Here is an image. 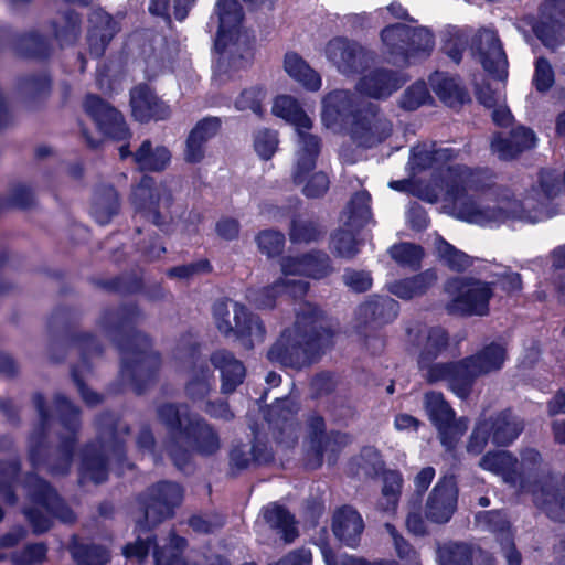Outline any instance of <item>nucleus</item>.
I'll use <instances>...</instances> for the list:
<instances>
[{
	"label": "nucleus",
	"mask_w": 565,
	"mask_h": 565,
	"mask_svg": "<svg viewBox=\"0 0 565 565\" xmlns=\"http://www.w3.org/2000/svg\"><path fill=\"white\" fill-rule=\"evenodd\" d=\"M477 521L480 525H487L492 531L505 532L509 530V522L499 511L480 513L477 516Z\"/></svg>",
	"instance_id": "nucleus-57"
},
{
	"label": "nucleus",
	"mask_w": 565,
	"mask_h": 565,
	"mask_svg": "<svg viewBox=\"0 0 565 565\" xmlns=\"http://www.w3.org/2000/svg\"><path fill=\"white\" fill-rule=\"evenodd\" d=\"M343 131L356 147L372 148L391 135L392 125L376 109L369 108L353 115Z\"/></svg>",
	"instance_id": "nucleus-8"
},
{
	"label": "nucleus",
	"mask_w": 565,
	"mask_h": 565,
	"mask_svg": "<svg viewBox=\"0 0 565 565\" xmlns=\"http://www.w3.org/2000/svg\"><path fill=\"white\" fill-rule=\"evenodd\" d=\"M221 57L217 61L216 74L220 77H232L239 71L247 68L253 60V53L249 47L241 50L239 41L231 42L225 49H221Z\"/></svg>",
	"instance_id": "nucleus-24"
},
{
	"label": "nucleus",
	"mask_w": 565,
	"mask_h": 565,
	"mask_svg": "<svg viewBox=\"0 0 565 565\" xmlns=\"http://www.w3.org/2000/svg\"><path fill=\"white\" fill-rule=\"evenodd\" d=\"M311 564V553L306 548H301L297 552L290 553L280 562L274 565H310Z\"/></svg>",
	"instance_id": "nucleus-64"
},
{
	"label": "nucleus",
	"mask_w": 565,
	"mask_h": 565,
	"mask_svg": "<svg viewBox=\"0 0 565 565\" xmlns=\"http://www.w3.org/2000/svg\"><path fill=\"white\" fill-rule=\"evenodd\" d=\"M429 98V94L425 83L418 82L412 85L404 94L402 106L405 109L414 110L425 104Z\"/></svg>",
	"instance_id": "nucleus-49"
},
{
	"label": "nucleus",
	"mask_w": 565,
	"mask_h": 565,
	"mask_svg": "<svg viewBox=\"0 0 565 565\" xmlns=\"http://www.w3.org/2000/svg\"><path fill=\"white\" fill-rule=\"evenodd\" d=\"M388 534L391 535L397 554L401 558H407L406 565H420L417 554L408 546V544L397 534L395 527L391 524L385 525Z\"/></svg>",
	"instance_id": "nucleus-53"
},
{
	"label": "nucleus",
	"mask_w": 565,
	"mask_h": 565,
	"mask_svg": "<svg viewBox=\"0 0 565 565\" xmlns=\"http://www.w3.org/2000/svg\"><path fill=\"white\" fill-rule=\"evenodd\" d=\"M562 19H565V0H548L544 3L542 21L534 26V32L545 45L554 46L558 42L565 41L564 38L558 40L556 36Z\"/></svg>",
	"instance_id": "nucleus-21"
},
{
	"label": "nucleus",
	"mask_w": 565,
	"mask_h": 565,
	"mask_svg": "<svg viewBox=\"0 0 565 565\" xmlns=\"http://www.w3.org/2000/svg\"><path fill=\"white\" fill-rule=\"evenodd\" d=\"M284 235L274 231H265L257 237L259 249L268 256L279 254L284 246Z\"/></svg>",
	"instance_id": "nucleus-50"
},
{
	"label": "nucleus",
	"mask_w": 565,
	"mask_h": 565,
	"mask_svg": "<svg viewBox=\"0 0 565 565\" xmlns=\"http://www.w3.org/2000/svg\"><path fill=\"white\" fill-rule=\"evenodd\" d=\"M271 111L294 126L295 130L312 128V119L305 113L297 99L288 95L278 96L273 104Z\"/></svg>",
	"instance_id": "nucleus-29"
},
{
	"label": "nucleus",
	"mask_w": 565,
	"mask_h": 565,
	"mask_svg": "<svg viewBox=\"0 0 565 565\" xmlns=\"http://www.w3.org/2000/svg\"><path fill=\"white\" fill-rule=\"evenodd\" d=\"M204 157V145L199 142L196 138L189 134L184 150V160L190 163H198Z\"/></svg>",
	"instance_id": "nucleus-61"
},
{
	"label": "nucleus",
	"mask_w": 565,
	"mask_h": 565,
	"mask_svg": "<svg viewBox=\"0 0 565 565\" xmlns=\"http://www.w3.org/2000/svg\"><path fill=\"white\" fill-rule=\"evenodd\" d=\"M409 338L415 341L418 347V365L423 376L427 380L429 370L440 365L439 363L430 364V362L446 348L447 334L445 330L439 327H423L417 330H409Z\"/></svg>",
	"instance_id": "nucleus-16"
},
{
	"label": "nucleus",
	"mask_w": 565,
	"mask_h": 565,
	"mask_svg": "<svg viewBox=\"0 0 565 565\" xmlns=\"http://www.w3.org/2000/svg\"><path fill=\"white\" fill-rule=\"evenodd\" d=\"M482 469L501 476L504 481H512V473L515 470L516 459L509 452L500 450L487 454L480 461Z\"/></svg>",
	"instance_id": "nucleus-36"
},
{
	"label": "nucleus",
	"mask_w": 565,
	"mask_h": 565,
	"mask_svg": "<svg viewBox=\"0 0 565 565\" xmlns=\"http://www.w3.org/2000/svg\"><path fill=\"white\" fill-rule=\"evenodd\" d=\"M130 104L132 115L139 121L164 119L170 114L168 106L146 85H139L131 90Z\"/></svg>",
	"instance_id": "nucleus-19"
},
{
	"label": "nucleus",
	"mask_w": 565,
	"mask_h": 565,
	"mask_svg": "<svg viewBox=\"0 0 565 565\" xmlns=\"http://www.w3.org/2000/svg\"><path fill=\"white\" fill-rule=\"evenodd\" d=\"M403 478L397 471H386L383 478V487L377 501L382 512L394 514L397 510Z\"/></svg>",
	"instance_id": "nucleus-34"
},
{
	"label": "nucleus",
	"mask_w": 565,
	"mask_h": 565,
	"mask_svg": "<svg viewBox=\"0 0 565 565\" xmlns=\"http://www.w3.org/2000/svg\"><path fill=\"white\" fill-rule=\"evenodd\" d=\"M472 52L488 73L500 79L507 78V56L494 31L480 30L473 39Z\"/></svg>",
	"instance_id": "nucleus-11"
},
{
	"label": "nucleus",
	"mask_w": 565,
	"mask_h": 565,
	"mask_svg": "<svg viewBox=\"0 0 565 565\" xmlns=\"http://www.w3.org/2000/svg\"><path fill=\"white\" fill-rule=\"evenodd\" d=\"M235 322L238 332L254 337L257 341L263 340L264 329L257 319L249 318L244 306L234 305Z\"/></svg>",
	"instance_id": "nucleus-42"
},
{
	"label": "nucleus",
	"mask_w": 565,
	"mask_h": 565,
	"mask_svg": "<svg viewBox=\"0 0 565 565\" xmlns=\"http://www.w3.org/2000/svg\"><path fill=\"white\" fill-rule=\"evenodd\" d=\"M284 277L274 286L260 292L249 295L259 308L274 306L276 295L288 294L291 297H300L306 294L308 284L301 277L322 278L329 273L328 258L324 255H307L302 257H287L281 264Z\"/></svg>",
	"instance_id": "nucleus-5"
},
{
	"label": "nucleus",
	"mask_w": 565,
	"mask_h": 565,
	"mask_svg": "<svg viewBox=\"0 0 565 565\" xmlns=\"http://www.w3.org/2000/svg\"><path fill=\"white\" fill-rule=\"evenodd\" d=\"M505 358V348L501 343H491L469 359L452 365L433 367L427 374V381L430 383L446 381L449 388L458 397L463 398L470 393L476 377L499 370Z\"/></svg>",
	"instance_id": "nucleus-4"
},
{
	"label": "nucleus",
	"mask_w": 565,
	"mask_h": 565,
	"mask_svg": "<svg viewBox=\"0 0 565 565\" xmlns=\"http://www.w3.org/2000/svg\"><path fill=\"white\" fill-rule=\"evenodd\" d=\"M430 86L439 99L449 107H458L469 100V95L458 78L448 74L437 72L431 75Z\"/></svg>",
	"instance_id": "nucleus-25"
},
{
	"label": "nucleus",
	"mask_w": 565,
	"mask_h": 565,
	"mask_svg": "<svg viewBox=\"0 0 565 565\" xmlns=\"http://www.w3.org/2000/svg\"><path fill=\"white\" fill-rule=\"evenodd\" d=\"M467 39L459 30H449L448 38L445 40V50L447 54L455 61L459 62L461 52L466 45Z\"/></svg>",
	"instance_id": "nucleus-54"
},
{
	"label": "nucleus",
	"mask_w": 565,
	"mask_h": 565,
	"mask_svg": "<svg viewBox=\"0 0 565 565\" xmlns=\"http://www.w3.org/2000/svg\"><path fill=\"white\" fill-rule=\"evenodd\" d=\"M535 141L532 130L519 127L512 131L509 139L495 137L491 142V149L500 159L508 160L534 147Z\"/></svg>",
	"instance_id": "nucleus-23"
},
{
	"label": "nucleus",
	"mask_w": 565,
	"mask_h": 565,
	"mask_svg": "<svg viewBox=\"0 0 565 565\" xmlns=\"http://www.w3.org/2000/svg\"><path fill=\"white\" fill-rule=\"evenodd\" d=\"M391 255L399 264L414 266L419 263L424 252L417 245L403 243L394 245L391 248Z\"/></svg>",
	"instance_id": "nucleus-46"
},
{
	"label": "nucleus",
	"mask_w": 565,
	"mask_h": 565,
	"mask_svg": "<svg viewBox=\"0 0 565 565\" xmlns=\"http://www.w3.org/2000/svg\"><path fill=\"white\" fill-rule=\"evenodd\" d=\"M565 189V179H509L488 190L495 201L492 214L498 225L508 220L537 223L554 215L552 201Z\"/></svg>",
	"instance_id": "nucleus-1"
},
{
	"label": "nucleus",
	"mask_w": 565,
	"mask_h": 565,
	"mask_svg": "<svg viewBox=\"0 0 565 565\" xmlns=\"http://www.w3.org/2000/svg\"><path fill=\"white\" fill-rule=\"evenodd\" d=\"M534 502L536 505L546 510L547 514L553 519H561L554 511L553 505L557 503L556 497L554 493L546 491L545 489H534L532 491Z\"/></svg>",
	"instance_id": "nucleus-58"
},
{
	"label": "nucleus",
	"mask_w": 565,
	"mask_h": 565,
	"mask_svg": "<svg viewBox=\"0 0 565 565\" xmlns=\"http://www.w3.org/2000/svg\"><path fill=\"white\" fill-rule=\"evenodd\" d=\"M284 67L287 74L308 90H319L322 84L320 75L296 53L285 55Z\"/></svg>",
	"instance_id": "nucleus-30"
},
{
	"label": "nucleus",
	"mask_w": 565,
	"mask_h": 565,
	"mask_svg": "<svg viewBox=\"0 0 565 565\" xmlns=\"http://www.w3.org/2000/svg\"><path fill=\"white\" fill-rule=\"evenodd\" d=\"M321 121L334 131L343 130L352 119L355 107V98L352 93L344 89H335L323 96L321 100Z\"/></svg>",
	"instance_id": "nucleus-14"
},
{
	"label": "nucleus",
	"mask_w": 565,
	"mask_h": 565,
	"mask_svg": "<svg viewBox=\"0 0 565 565\" xmlns=\"http://www.w3.org/2000/svg\"><path fill=\"white\" fill-rule=\"evenodd\" d=\"M411 26L396 24L388 26L382 32V40L392 53L404 54L406 36L409 35Z\"/></svg>",
	"instance_id": "nucleus-43"
},
{
	"label": "nucleus",
	"mask_w": 565,
	"mask_h": 565,
	"mask_svg": "<svg viewBox=\"0 0 565 565\" xmlns=\"http://www.w3.org/2000/svg\"><path fill=\"white\" fill-rule=\"evenodd\" d=\"M448 157L447 150L436 149L435 145H418L412 150L408 167L413 174H418L429 169H439Z\"/></svg>",
	"instance_id": "nucleus-28"
},
{
	"label": "nucleus",
	"mask_w": 565,
	"mask_h": 565,
	"mask_svg": "<svg viewBox=\"0 0 565 565\" xmlns=\"http://www.w3.org/2000/svg\"><path fill=\"white\" fill-rule=\"evenodd\" d=\"M184 544L183 539L173 536L171 539V548L168 552H154L157 565H186L178 554V551L183 548Z\"/></svg>",
	"instance_id": "nucleus-51"
},
{
	"label": "nucleus",
	"mask_w": 565,
	"mask_h": 565,
	"mask_svg": "<svg viewBox=\"0 0 565 565\" xmlns=\"http://www.w3.org/2000/svg\"><path fill=\"white\" fill-rule=\"evenodd\" d=\"M364 529L361 515L352 508L340 509L333 519V532L335 536L349 546H353L360 539Z\"/></svg>",
	"instance_id": "nucleus-26"
},
{
	"label": "nucleus",
	"mask_w": 565,
	"mask_h": 565,
	"mask_svg": "<svg viewBox=\"0 0 565 565\" xmlns=\"http://www.w3.org/2000/svg\"><path fill=\"white\" fill-rule=\"evenodd\" d=\"M215 367L221 370L222 390L225 393L234 391L245 376L243 364L225 351L216 352L212 358Z\"/></svg>",
	"instance_id": "nucleus-32"
},
{
	"label": "nucleus",
	"mask_w": 565,
	"mask_h": 565,
	"mask_svg": "<svg viewBox=\"0 0 565 565\" xmlns=\"http://www.w3.org/2000/svg\"><path fill=\"white\" fill-rule=\"evenodd\" d=\"M326 56L339 72L345 75L362 72L372 60L362 46L342 38H335L328 42Z\"/></svg>",
	"instance_id": "nucleus-12"
},
{
	"label": "nucleus",
	"mask_w": 565,
	"mask_h": 565,
	"mask_svg": "<svg viewBox=\"0 0 565 565\" xmlns=\"http://www.w3.org/2000/svg\"><path fill=\"white\" fill-rule=\"evenodd\" d=\"M449 296L447 309L459 315H486L492 297L489 284L475 279H454L446 286Z\"/></svg>",
	"instance_id": "nucleus-7"
},
{
	"label": "nucleus",
	"mask_w": 565,
	"mask_h": 565,
	"mask_svg": "<svg viewBox=\"0 0 565 565\" xmlns=\"http://www.w3.org/2000/svg\"><path fill=\"white\" fill-rule=\"evenodd\" d=\"M264 98L265 90L259 86H252L242 90L234 105L237 110H252L254 114L260 115Z\"/></svg>",
	"instance_id": "nucleus-41"
},
{
	"label": "nucleus",
	"mask_w": 565,
	"mask_h": 565,
	"mask_svg": "<svg viewBox=\"0 0 565 565\" xmlns=\"http://www.w3.org/2000/svg\"><path fill=\"white\" fill-rule=\"evenodd\" d=\"M311 129L312 128H303L302 131L296 130L300 145L298 166L303 171H309L313 168L315 159L320 150V140L310 132Z\"/></svg>",
	"instance_id": "nucleus-37"
},
{
	"label": "nucleus",
	"mask_w": 565,
	"mask_h": 565,
	"mask_svg": "<svg viewBox=\"0 0 565 565\" xmlns=\"http://www.w3.org/2000/svg\"><path fill=\"white\" fill-rule=\"evenodd\" d=\"M301 181H305L301 186L308 198H319L329 189L328 179H301Z\"/></svg>",
	"instance_id": "nucleus-62"
},
{
	"label": "nucleus",
	"mask_w": 565,
	"mask_h": 565,
	"mask_svg": "<svg viewBox=\"0 0 565 565\" xmlns=\"http://www.w3.org/2000/svg\"><path fill=\"white\" fill-rule=\"evenodd\" d=\"M436 279L435 273L427 270L413 278L395 281L390 286V291L401 299H412L423 295Z\"/></svg>",
	"instance_id": "nucleus-33"
},
{
	"label": "nucleus",
	"mask_w": 565,
	"mask_h": 565,
	"mask_svg": "<svg viewBox=\"0 0 565 565\" xmlns=\"http://www.w3.org/2000/svg\"><path fill=\"white\" fill-rule=\"evenodd\" d=\"M433 46L434 39L429 30L411 26L409 35L406 36L403 55L409 57L428 54Z\"/></svg>",
	"instance_id": "nucleus-38"
},
{
	"label": "nucleus",
	"mask_w": 565,
	"mask_h": 565,
	"mask_svg": "<svg viewBox=\"0 0 565 565\" xmlns=\"http://www.w3.org/2000/svg\"><path fill=\"white\" fill-rule=\"evenodd\" d=\"M403 83L404 78L394 72L375 70L359 81L356 89L372 98H385L398 89Z\"/></svg>",
	"instance_id": "nucleus-20"
},
{
	"label": "nucleus",
	"mask_w": 565,
	"mask_h": 565,
	"mask_svg": "<svg viewBox=\"0 0 565 565\" xmlns=\"http://www.w3.org/2000/svg\"><path fill=\"white\" fill-rule=\"evenodd\" d=\"M331 332L323 327L321 317L310 310L298 316L292 329L286 330L268 352L273 362L301 367L315 360L320 350L330 344Z\"/></svg>",
	"instance_id": "nucleus-3"
},
{
	"label": "nucleus",
	"mask_w": 565,
	"mask_h": 565,
	"mask_svg": "<svg viewBox=\"0 0 565 565\" xmlns=\"http://www.w3.org/2000/svg\"><path fill=\"white\" fill-rule=\"evenodd\" d=\"M439 565H468L469 551L459 544L445 545L438 552Z\"/></svg>",
	"instance_id": "nucleus-45"
},
{
	"label": "nucleus",
	"mask_w": 565,
	"mask_h": 565,
	"mask_svg": "<svg viewBox=\"0 0 565 565\" xmlns=\"http://www.w3.org/2000/svg\"><path fill=\"white\" fill-rule=\"evenodd\" d=\"M84 107L86 113L95 120L98 129L105 136L114 139H125L128 130L122 116L115 108L110 107L99 97L89 95L86 97Z\"/></svg>",
	"instance_id": "nucleus-17"
},
{
	"label": "nucleus",
	"mask_w": 565,
	"mask_h": 565,
	"mask_svg": "<svg viewBox=\"0 0 565 565\" xmlns=\"http://www.w3.org/2000/svg\"><path fill=\"white\" fill-rule=\"evenodd\" d=\"M243 11L236 0H217L211 23L217 24L215 46L225 49L231 42L241 41L245 44V36L241 34Z\"/></svg>",
	"instance_id": "nucleus-13"
},
{
	"label": "nucleus",
	"mask_w": 565,
	"mask_h": 565,
	"mask_svg": "<svg viewBox=\"0 0 565 565\" xmlns=\"http://www.w3.org/2000/svg\"><path fill=\"white\" fill-rule=\"evenodd\" d=\"M117 22L105 11L95 10L89 18L87 45L89 54L102 56L114 35L118 32Z\"/></svg>",
	"instance_id": "nucleus-18"
},
{
	"label": "nucleus",
	"mask_w": 565,
	"mask_h": 565,
	"mask_svg": "<svg viewBox=\"0 0 565 565\" xmlns=\"http://www.w3.org/2000/svg\"><path fill=\"white\" fill-rule=\"evenodd\" d=\"M135 162L143 171L160 172L171 161V152L163 146H153L145 140L134 154Z\"/></svg>",
	"instance_id": "nucleus-31"
},
{
	"label": "nucleus",
	"mask_w": 565,
	"mask_h": 565,
	"mask_svg": "<svg viewBox=\"0 0 565 565\" xmlns=\"http://www.w3.org/2000/svg\"><path fill=\"white\" fill-rule=\"evenodd\" d=\"M154 497L146 510V518L156 522L154 513L160 511L163 516L171 515L172 508L178 505L182 499V490L177 483L163 482L153 490Z\"/></svg>",
	"instance_id": "nucleus-27"
},
{
	"label": "nucleus",
	"mask_w": 565,
	"mask_h": 565,
	"mask_svg": "<svg viewBox=\"0 0 565 565\" xmlns=\"http://www.w3.org/2000/svg\"><path fill=\"white\" fill-rule=\"evenodd\" d=\"M221 129V120L217 117H206L198 121L190 131L199 142L205 145L206 141L217 135Z\"/></svg>",
	"instance_id": "nucleus-48"
},
{
	"label": "nucleus",
	"mask_w": 565,
	"mask_h": 565,
	"mask_svg": "<svg viewBox=\"0 0 565 565\" xmlns=\"http://www.w3.org/2000/svg\"><path fill=\"white\" fill-rule=\"evenodd\" d=\"M199 439V449L204 454H212L218 447L217 437L207 426H200Z\"/></svg>",
	"instance_id": "nucleus-60"
},
{
	"label": "nucleus",
	"mask_w": 565,
	"mask_h": 565,
	"mask_svg": "<svg viewBox=\"0 0 565 565\" xmlns=\"http://www.w3.org/2000/svg\"><path fill=\"white\" fill-rule=\"evenodd\" d=\"M478 179H397L388 183L392 190L413 194L427 202H443L447 213L458 220L481 226H493L499 216L493 209L473 200Z\"/></svg>",
	"instance_id": "nucleus-2"
},
{
	"label": "nucleus",
	"mask_w": 565,
	"mask_h": 565,
	"mask_svg": "<svg viewBox=\"0 0 565 565\" xmlns=\"http://www.w3.org/2000/svg\"><path fill=\"white\" fill-rule=\"evenodd\" d=\"M533 84L540 92L548 90L554 84V71L551 64L543 57L535 62Z\"/></svg>",
	"instance_id": "nucleus-47"
},
{
	"label": "nucleus",
	"mask_w": 565,
	"mask_h": 565,
	"mask_svg": "<svg viewBox=\"0 0 565 565\" xmlns=\"http://www.w3.org/2000/svg\"><path fill=\"white\" fill-rule=\"evenodd\" d=\"M264 519L274 529H277L286 542L297 536L294 518L280 505L270 504L263 511Z\"/></svg>",
	"instance_id": "nucleus-35"
},
{
	"label": "nucleus",
	"mask_w": 565,
	"mask_h": 565,
	"mask_svg": "<svg viewBox=\"0 0 565 565\" xmlns=\"http://www.w3.org/2000/svg\"><path fill=\"white\" fill-rule=\"evenodd\" d=\"M434 245L438 257L444 260L450 268L462 270L470 265L469 256L456 249L439 236H435Z\"/></svg>",
	"instance_id": "nucleus-39"
},
{
	"label": "nucleus",
	"mask_w": 565,
	"mask_h": 565,
	"mask_svg": "<svg viewBox=\"0 0 565 565\" xmlns=\"http://www.w3.org/2000/svg\"><path fill=\"white\" fill-rule=\"evenodd\" d=\"M371 196L366 191L356 192L348 203L341 215L343 228L332 237L334 252L345 258H351L358 253V243L353 232L365 226L372 218Z\"/></svg>",
	"instance_id": "nucleus-6"
},
{
	"label": "nucleus",
	"mask_w": 565,
	"mask_h": 565,
	"mask_svg": "<svg viewBox=\"0 0 565 565\" xmlns=\"http://www.w3.org/2000/svg\"><path fill=\"white\" fill-rule=\"evenodd\" d=\"M30 482L35 489L34 500L42 510L39 513L26 511L25 514L35 532H44L51 526L50 514L54 511L57 497L43 480L32 477Z\"/></svg>",
	"instance_id": "nucleus-22"
},
{
	"label": "nucleus",
	"mask_w": 565,
	"mask_h": 565,
	"mask_svg": "<svg viewBox=\"0 0 565 565\" xmlns=\"http://www.w3.org/2000/svg\"><path fill=\"white\" fill-rule=\"evenodd\" d=\"M255 151L265 160L270 159L278 147V135L268 129L259 130L254 140Z\"/></svg>",
	"instance_id": "nucleus-44"
},
{
	"label": "nucleus",
	"mask_w": 565,
	"mask_h": 565,
	"mask_svg": "<svg viewBox=\"0 0 565 565\" xmlns=\"http://www.w3.org/2000/svg\"><path fill=\"white\" fill-rule=\"evenodd\" d=\"M458 488L451 476L441 478L434 487L426 508L427 518L433 522L449 521L457 508Z\"/></svg>",
	"instance_id": "nucleus-15"
},
{
	"label": "nucleus",
	"mask_w": 565,
	"mask_h": 565,
	"mask_svg": "<svg viewBox=\"0 0 565 565\" xmlns=\"http://www.w3.org/2000/svg\"><path fill=\"white\" fill-rule=\"evenodd\" d=\"M46 554V548L42 544H35L26 547L22 556L15 557V565H32L41 562Z\"/></svg>",
	"instance_id": "nucleus-59"
},
{
	"label": "nucleus",
	"mask_w": 565,
	"mask_h": 565,
	"mask_svg": "<svg viewBox=\"0 0 565 565\" xmlns=\"http://www.w3.org/2000/svg\"><path fill=\"white\" fill-rule=\"evenodd\" d=\"M209 270L210 264L206 260H200L195 264L175 267L170 271V274L180 278H189L196 274L207 273Z\"/></svg>",
	"instance_id": "nucleus-63"
},
{
	"label": "nucleus",
	"mask_w": 565,
	"mask_h": 565,
	"mask_svg": "<svg viewBox=\"0 0 565 565\" xmlns=\"http://www.w3.org/2000/svg\"><path fill=\"white\" fill-rule=\"evenodd\" d=\"M522 428V424L509 414H503L495 420L481 422L472 433L468 451L479 454L484 448L490 431L494 444L507 445L518 437Z\"/></svg>",
	"instance_id": "nucleus-10"
},
{
	"label": "nucleus",
	"mask_w": 565,
	"mask_h": 565,
	"mask_svg": "<svg viewBox=\"0 0 565 565\" xmlns=\"http://www.w3.org/2000/svg\"><path fill=\"white\" fill-rule=\"evenodd\" d=\"M55 36L64 43L74 41L79 32V18L74 12L60 15L54 21Z\"/></svg>",
	"instance_id": "nucleus-40"
},
{
	"label": "nucleus",
	"mask_w": 565,
	"mask_h": 565,
	"mask_svg": "<svg viewBox=\"0 0 565 565\" xmlns=\"http://www.w3.org/2000/svg\"><path fill=\"white\" fill-rule=\"evenodd\" d=\"M321 553L327 565H395L392 562L367 563L347 555L337 556L327 545L321 546Z\"/></svg>",
	"instance_id": "nucleus-52"
},
{
	"label": "nucleus",
	"mask_w": 565,
	"mask_h": 565,
	"mask_svg": "<svg viewBox=\"0 0 565 565\" xmlns=\"http://www.w3.org/2000/svg\"><path fill=\"white\" fill-rule=\"evenodd\" d=\"M426 412L437 427L441 444L451 449L467 430V420H455L454 412L439 393H428L425 397Z\"/></svg>",
	"instance_id": "nucleus-9"
},
{
	"label": "nucleus",
	"mask_w": 565,
	"mask_h": 565,
	"mask_svg": "<svg viewBox=\"0 0 565 565\" xmlns=\"http://www.w3.org/2000/svg\"><path fill=\"white\" fill-rule=\"evenodd\" d=\"M359 466L365 476L372 477L373 475H376L382 468V461L379 452L373 448H365L359 459Z\"/></svg>",
	"instance_id": "nucleus-55"
},
{
	"label": "nucleus",
	"mask_w": 565,
	"mask_h": 565,
	"mask_svg": "<svg viewBox=\"0 0 565 565\" xmlns=\"http://www.w3.org/2000/svg\"><path fill=\"white\" fill-rule=\"evenodd\" d=\"M344 284L353 291L362 292L371 288L372 278L365 271L348 270L344 274Z\"/></svg>",
	"instance_id": "nucleus-56"
}]
</instances>
